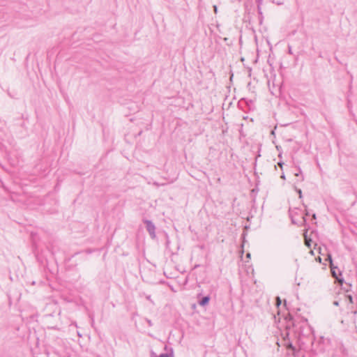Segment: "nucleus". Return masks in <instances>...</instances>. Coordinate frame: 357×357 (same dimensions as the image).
Returning a JSON list of instances; mask_svg holds the SVG:
<instances>
[{
    "mask_svg": "<svg viewBox=\"0 0 357 357\" xmlns=\"http://www.w3.org/2000/svg\"><path fill=\"white\" fill-rule=\"evenodd\" d=\"M144 224L146 225V228L149 233L151 237L152 238H155V225L151 221L148 220H144Z\"/></svg>",
    "mask_w": 357,
    "mask_h": 357,
    "instance_id": "f257e3e1",
    "label": "nucleus"
},
{
    "mask_svg": "<svg viewBox=\"0 0 357 357\" xmlns=\"http://www.w3.org/2000/svg\"><path fill=\"white\" fill-rule=\"evenodd\" d=\"M300 213H301V211L299 208H294L289 209V215L294 224L300 223V221L296 218V216L298 215Z\"/></svg>",
    "mask_w": 357,
    "mask_h": 357,
    "instance_id": "f03ea898",
    "label": "nucleus"
},
{
    "mask_svg": "<svg viewBox=\"0 0 357 357\" xmlns=\"http://www.w3.org/2000/svg\"><path fill=\"white\" fill-rule=\"evenodd\" d=\"M330 267H331V273H332L333 276L334 278H335L337 280H339V279H338V276H337V271H338V270H337V267H335V266H333V264H331V265L330 266Z\"/></svg>",
    "mask_w": 357,
    "mask_h": 357,
    "instance_id": "7ed1b4c3",
    "label": "nucleus"
},
{
    "mask_svg": "<svg viewBox=\"0 0 357 357\" xmlns=\"http://www.w3.org/2000/svg\"><path fill=\"white\" fill-rule=\"evenodd\" d=\"M210 300V298L209 296H205L200 301H199V305H202V306H204L208 304V301Z\"/></svg>",
    "mask_w": 357,
    "mask_h": 357,
    "instance_id": "20e7f679",
    "label": "nucleus"
},
{
    "mask_svg": "<svg viewBox=\"0 0 357 357\" xmlns=\"http://www.w3.org/2000/svg\"><path fill=\"white\" fill-rule=\"evenodd\" d=\"M158 357H174L172 353L170 354H161Z\"/></svg>",
    "mask_w": 357,
    "mask_h": 357,
    "instance_id": "39448f33",
    "label": "nucleus"
},
{
    "mask_svg": "<svg viewBox=\"0 0 357 357\" xmlns=\"http://www.w3.org/2000/svg\"><path fill=\"white\" fill-rule=\"evenodd\" d=\"M327 260L329 261L330 262V266L331 264H333V261H332V257H331V254H328V256H327Z\"/></svg>",
    "mask_w": 357,
    "mask_h": 357,
    "instance_id": "423d86ee",
    "label": "nucleus"
},
{
    "mask_svg": "<svg viewBox=\"0 0 357 357\" xmlns=\"http://www.w3.org/2000/svg\"><path fill=\"white\" fill-rule=\"evenodd\" d=\"M276 303H277L278 306L281 304V300H280V297L276 298Z\"/></svg>",
    "mask_w": 357,
    "mask_h": 357,
    "instance_id": "0eeeda50",
    "label": "nucleus"
},
{
    "mask_svg": "<svg viewBox=\"0 0 357 357\" xmlns=\"http://www.w3.org/2000/svg\"><path fill=\"white\" fill-rule=\"evenodd\" d=\"M298 192L299 194V197L301 198L302 197V191H301V190H298Z\"/></svg>",
    "mask_w": 357,
    "mask_h": 357,
    "instance_id": "6e6552de",
    "label": "nucleus"
},
{
    "mask_svg": "<svg viewBox=\"0 0 357 357\" xmlns=\"http://www.w3.org/2000/svg\"><path fill=\"white\" fill-rule=\"evenodd\" d=\"M301 219H302V222H305V215H303V214H302V216H301Z\"/></svg>",
    "mask_w": 357,
    "mask_h": 357,
    "instance_id": "1a4fd4ad",
    "label": "nucleus"
},
{
    "mask_svg": "<svg viewBox=\"0 0 357 357\" xmlns=\"http://www.w3.org/2000/svg\"><path fill=\"white\" fill-rule=\"evenodd\" d=\"M278 165H279L280 167H282L283 163H282V162H278Z\"/></svg>",
    "mask_w": 357,
    "mask_h": 357,
    "instance_id": "9d476101",
    "label": "nucleus"
},
{
    "mask_svg": "<svg viewBox=\"0 0 357 357\" xmlns=\"http://www.w3.org/2000/svg\"><path fill=\"white\" fill-rule=\"evenodd\" d=\"M306 244H307V245L308 247H310V242H308L307 241H306Z\"/></svg>",
    "mask_w": 357,
    "mask_h": 357,
    "instance_id": "9b49d317",
    "label": "nucleus"
},
{
    "mask_svg": "<svg viewBox=\"0 0 357 357\" xmlns=\"http://www.w3.org/2000/svg\"><path fill=\"white\" fill-rule=\"evenodd\" d=\"M146 298H147L149 301H151V296H148L146 297Z\"/></svg>",
    "mask_w": 357,
    "mask_h": 357,
    "instance_id": "f8f14e48",
    "label": "nucleus"
},
{
    "mask_svg": "<svg viewBox=\"0 0 357 357\" xmlns=\"http://www.w3.org/2000/svg\"><path fill=\"white\" fill-rule=\"evenodd\" d=\"M312 217H313V218H314V219H315V218H316V215H315V214H314V215H312Z\"/></svg>",
    "mask_w": 357,
    "mask_h": 357,
    "instance_id": "ddd939ff",
    "label": "nucleus"
},
{
    "mask_svg": "<svg viewBox=\"0 0 357 357\" xmlns=\"http://www.w3.org/2000/svg\"><path fill=\"white\" fill-rule=\"evenodd\" d=\"M349 299H350V301H352V298H351V296H349Z\"/></svg>",
    "mask_w": 357,
    "mask_h": 357,
    "instance_id": "4468645a",
    "label": "nucleus"
},
{
    "mask_svg": "<svg viewBox=\"0 0 357 357\" xmlns=\"http://www.w3.org/2000/svg\"><path fill=\"white\" fill-rule=\"evenodd\" d=\"M281 178H284V175H282V176H281Z\"/></svg>",
    "mask_w": 357,
    "mask_h": 357,
    "instance_id": "2eb2a0df",
    "label": "nucleus"
},
{
    "mask_svg": "<svg viewBox=\"0 0 357 357\" xmlns=\"http://www.w3.org/2000/svg\"><path fill=\"white\" fill-rule=\"evenodd\" d=\"M214 8H215V11H216V10H217L216 6H214Z\"/></svg>",
    "mask_w": 357,
    "mask_h": 357,
    "instance_id": "dca6fc26",
    "label": "nucleus"
},
{
    "mask_svg": "<svg viewBox=\"0 0 357 357\" xmlns=\"http://www.w3.org/2000/svg\"><path fill=\"white\" fill-rule=\"evenodd\" d=\"M295 175L298 176L299 175V173L295 174Z\"/></svg>",
    "mask_w": 357,
    "mask_h": 357,
    "instance_id": "f3484780",
    "label": "nucleus"
},
{
    "mask_svg": "<svg viewBox=\"0 0 357 357\" xmlns=\"http://www.w3.org/2000/svg\"><path fill=\"white\" fill-rule=\"evenodd\" d=\"M334 304H335V305H337L338 303H337V302H336V301H335V302L334 303Z\"/></svg>",
    "mask_w": 357,
    "mask_h": 357,
    "instance_id": "a211bd4d",
    "label": "nucleus"
}]
</instances>
